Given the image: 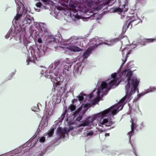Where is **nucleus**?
I'll list each match as a JSON object with an SVG mask.
<instances>
[{
  "instance_id": "nucleus-1",
  "label": "nucleus",
  "mask_w": 156,
  "mask_h": 156,
  "mask_svg": "<svg viewBox=\"0 0 156 156\" xmlns=\"http://www.w3.org/2000/svg\"><path fill=\"white\" fill-rule=\"evenodd\" d=\"M125 102V101H121V99L118 103L117 106H115L114 108L112 107L107 109L94 115L91 119V121L97 120L99 122L98 124L100 126L105 125L106 126H111L113 124L112 122L109 121L107 119H103V118L108 115H116L119 111L122 109Z\"/></svg>"
},
{
  "instance_id": "nucleus-2",
  "label": "nucleus",
  "mask_w": 156,
  "mask_h": 156,
  "mask_svg": "<svg viewBox=\"0 0 156 156\" xmlns=\"http://www.w3.org/2000/svg\"><path fill=\"white\" fill-rule=\"evenodd\" d=\"M117 73H114L111 75V76L113 79L110 81L109 83L103 82L98 89L97 92L98 97H99L100 94L102 95H105L107 94L109 90L112 87L115 85H116L117 82L119 80L116 78Z\"/></svg>"
},
{
  "instance_id": "nucleus-3",
  "label": "nucleus",
  "mask_w": 156,
  "mask_h": 156,
  "mask_svg": "<svg viewBox=\"0 0 156 156\" xmlns=\"http://www.w3.org/2000/svg\"><path fill=\"white\" fill-rule=\"evenodd\" d=\"M58 73V70L52 68L49 70L47 76L48 78L51 79L53 83L54 87L52 89V91L54 92L57 90V94L60 95L62 92L61 90H62V87L60 86V82L57 80Z\"/></svg>"
},
{
  "instance_id": "nucleus-4",
  "label": "nucleus",
  "mask_w": 156,
  "mask_h": 156,
  "mask_svg": "<svg viewBox=\"0 0 156 156\" xmlns=\"http://www.w3.org/2000/svg\"><path fill=\"white\" fill-rule=\"evenodd\" d=\"M31 27L33 29V33L35 31L37 35L35 38H33L34 39H41L40 37V36H41V31L44 32L45 37L47 38V37L48 39H56L47 29L44 27L43 28H41L40 24L37 23H34V24Z\"/></svg>"
},
{
  "instance_id": "nucleus-5",
  "label": "nucleus",
  "mask_w": 156,
  "mask_h": 156,
  "mask_svg": "<svg viewBox=\"0 0 156 156\" xmlns=\"http://www.w3.org/2000/svg\"><path fill=\"white\" fill-rule=\"evenodd\" d=\"M54 41L58 42L61 47L66 48H68L71 51L79 52L82 51L80 48L74 45H71L70 42L71 40H54Z\"/></svg>"
},
{
  "instance_id": "nucleus-6",
  "label": "nucleus",
  "mask_w": 156,
  "mask_h": 156,
  "mask_svg": "<svg viewBox=\"0 0 156 156\" xmlns=\"http://www.w3.org/2000/svg\"><path fill=\"white\" fill-rule=\"evenodd\" d=\"M130 87V81H128L127 84L125 86L126 94V95L121 99V101H125L126 102H129L131 99V95L134 94L133 88L131 89V91L129 92Z\"/></svg>"
},
{
  "instance_id": "nucleus-7",
  "label": "nucleus",
  "mask_w": 156,
  "mask_h": 156,
  "mask_svg": "<svg viewBox=\"0 0 156 156\" xmlns=\"http://www.w3.org/2000/svg\"><path fill=\"white\" fill-rule=\"evenodd\" d=\"M74 64L73 73L74 75L76 76L80 74L81 71L79 68L81 65V63L80 62H78L77 61H76L74 62Z\"/></svg>"
},
{
  "instance_id": "nucleus-8",
  "label": "nucleus",
  "mask_w": 156,
  "mask_h": 156,
  "mask_svg": "<svg viewBox=\"0 0 156 156\" xmlns=\"http://www.w3.org/2000/svg\"><path fill=\"white\" fill-rule=\"evenodd\" d=\"M140 83V80H137L136 77H133L130 80V84L133 87L134 93H135L137 87L139 85Z\"/></svg>"
},
{
  "instance_id": "nucleus-9",
  "label": "nucleus",
  "mask_w": 156,
  "mask_h": 156,
  "mask_svg": "<svg viewBox=\"0 0 156 156\" xmlns=\"http://www.w3.org/2000/svg\"><path fill=\"white\" fill-rule=\"evenodd\" d=\"M72 64L70 63H67L63 67V73L67 75H69L71 69Z\"/></svg>"
},
{
  "instance_id": "nucleus-10",
  "label": "nucleus",
  "mask_w": 156,
  "mask_h": 156,
  "mask_svg": "<svg viewBox=\"0 0 156 156\" xmlns=\"http://www.w3.org/2000/svg\"><path fill=\"white\" fill-rule=\"evenodd\" d=\"M92 49L90 47L84 52L83 55V58L85 59L87 58L91 54Z\"/></svg>"
},
{
  "instance_id": "nucleus-11",
  "label": "nucleus",
  "mask_w": 156,
  "mask_h": 156,
  "mask_svg": "<svg viewBox=\"0 0 156 156\" xmlns=\"http://www.w3.org/2000/svg\"><path fill=\"white\" fill-rule=\"evenodd\" d=\"M131 131H132V133H134V130L135 129L137 128V126L136 123H134L133 122V121L132 119H131Z\"/></svg>"
},
{
  "instance_id": "nucleus-12",
  "label": "nucleus",
  "mask_w": 156,
  "mask_h": 156,
  "mask_svg": "<svg viewBox=\"0 0 156 156\" xmlns=\"http://www.w3.org/2000/svg\"><path fill=\"white\" fill-rule=\"evenodd\" d=\"M136 20H131L130 22L129 23L127 26V23L125 25H124L122 28L123 31H124V32L125 33L126 30H127V29L129 27V26L130 25V24Z\"/></svg>"
},
{
  "instance_id": "nucleus-13",
  "label": "nucleus",
  "mask_w": 156,
  "mask_h": 156,
  "mask_svg": "<svg viewBox=\"0 0 156 156\" xmlns=\"http://www.w3.org/2000/svg\"><path fill=\"white\" fill-rule=\"evenodd\" d=\"M25 18L27 19L28 25L30 24L32 22L34 21V19L33 17L30 16L29 15H27Z\"/></svg>"
},
{
  "instance_id": "nucleus-14",
  "label": "nucleus",
  "mask_w": 156,
  "mask_h": 156,
  "mask_svg": "<svg viewBox=\"0 0 156 156\" xmlns=\"http://www.w3.org/2000/svg\"><path fill=\"white\" fill-rule=\"evenodd\" d=\"M57 133L60 136L61 138L62 136H63V129L61 127H58L57 129Z\"/></svg>"
},
{
  "instance_id": "nucleus-15",
  "label": "nucleus",
  "mask_w": 156,
  "mask_h": 156,
  "mask_svg": "<svg viewBox=\"0 0 156 156\" xmlns=\"http://www.w3.org/2000/svg\"><path fill=\"white\" fill-rule=\"evenodd\" d=\"M133 75V72L131 71H129L127 73L126 77L127 78V81H130L131 79V77Z\"/></svg>"
},
{
  "instance_id": "nucleus-16",
  "label": "nucleus",
  "mask_w": 156,
  "mask_h": 156,
  "mask_svg": "<svg viewBox=\"0 0 156 156\" xmlns=\"http://www.w3.org/2000/svg\"><path fill=\"white\" fill-rule=\"evenodd\" d=\"M82 108L81 107L79 108L76 111H75L73 114V115L74 117H77L79 115V112L81 111Z\"/></svg>"
},
{
  "instance_id": "nucleus-17",
  "label": "nucleus",
  "mask_w": 156,
  "mask_h": 156,
  "mask_svg": "<svg viewBox=\"0 0 156 156\" xmlns=\"http://www.w3.org/2000/svg\"><path fill=\"white\" fill-rule=\"evenodd\" d=\"M60 63V62L59 61H57L55 62L52 65V66L53 69H55V70H57L56 68L59 65Z\"/></svg>"
},
{
  "instance_id": "nucleus-18",
  "label": "nucleus",
  "mask_w": 156,
  "mask_h": 156,
  "mask_svg": "<svg viewBox=\"0 0 156 156\" xmlns=\"http://www.w3.org/2000/svg\"><path fill=\"white\" fill-rule=\"evenodd\" d=\"M90 124L89 120L87 119L84 121L82 123H81L80 125L81 126H88Z\"/></svg>"
},
{
  "instance_id": "nucleus-19",
  "label": "nucleus",
  "mask_w": 156,
  "mask_h": 156,
  "mask_svg": "<svg viewBox=\"0 0 156 156\" xmlns=\"http://www.w3.org/2000/svg\"><path fill=\"white\" fill-rule=\"evenodd\" d=\"M76 108V106L73 104L70 105L69 107V109L70 110L71 112H73L74 111Z\"/></svg>"
},
{
  "instance_id": "nucleus-20",
  "label": "nucleus",
  "mask_w": 156,
  "mask_h": 156,
  "mask_svg": "<svg viewBox=\"0 0 156 156\" xmlns=\"http://www.w3.org/2000/svg\"><path fill=\"white\" fill-rule=\"evenodd\" d=\"M114 12H122L123 11V9L119 7L115 8L114 9Z\"/></svg>"
},
{
  "instance_id": "nucleus-21",
  "label": "nucleus",
  "mask_w": 156,
  "mask_h": 156,
  "mask_svg": "<svg viewBox=\"0 0 156 156\" xmlns=\"http://www.w3.org/2000/svg\"><path fill=\"white\" fill-rule=\"evenodd\" d=\"M22 42L25 46L27 45V44L30 43V41L28 40H22Z\"/></svg>"
},
{
  "instance_id": "nucleus-22",
  "label": "nucleus",
  "mask_w": 156,
  "mask_h": 156,
  "mask_svg": "<svg viewBox=\"0 0 156 156\" xmlns=\"http://www.w3.org/2000/svg\"><path fill=\"white\" fill-rule=\"evenodd\" d=\"M110 41H107L106 42H105L104 43L105 44L107 45H111L112 44V43L115 40H109Z\"/></svg>"
},
{
  "instance_id": "nucleus-23",
  "label": "nucleus",
  "mask_w": 156,
  "mask_h": 156,
  "mask_svg": "<svg viewBox=\"0 0 156 156\" xmlns=\"http://www.w3.org/2000/svg\"><path fill=\"white\" fill-rule=\"evenodd\" d=\"M22 15V14H17L14 18V20L17 21Z\"/></svg>"
},
{
  "instance_id": "nucleus-24",
  "label": "nucleus",
  "mask_w": 156,
  "mask_h": 156,
  "mask_svg": "<svg viewBox=\"0 0 156 156\" xmlns=\"http://www.w3.org/2000/svg\"><path fill=\"white\" fill-rule=\"evenodd\" d=\"M69 130H67L66 128H64L63 129V137H65V133H68L69 131Z\"/></svg>"
},
{
  "instance_id": "nucleus-25",
  "label": "nucleus",
  "mask_w": 156,
  "mask_h": 156,
  "mask_svg": "<svg viewBox=\"0 0 156 156\" xmlns=\"http://www.w3.org/2000/svg\"><path fill=\"white\" fill-rule=\"evenodd\" d=\"M124 34H122L120 35L119 37L118 38H115V39H122L123 38H125V39L127 38V36L124 35Z\"/></svg>"
},
{
  "instance_id": "nucleus-26",
  "label": "nucleus",
  "mask_w": 156,
  "mask_h": 156,
  "mask_svg": "<svg viewBox=\"0 0 156 156\" xmlns=\"http://www.w3.org/2000/svg\"><path fill=\"white\" fill-rule=\"evenodd\" d=\"M28 25V22H27V19L25 18L22 21V26H24L25 25Z\"/></svg>"
},
{
  "instance_id": "nucleus-27",
  "label": "nucleus",
  "mask_w": 156,
  "mask_h": 156,
  "mask_svg": "<svg viewBox=\"0 0 156 156\" xmlns=\"http://www.w3.org/2000/svg\"><path fill=\"white\" fill-rule=\"evenodd\" d=\"M99 101V100H98V99H95L93 100L91 102L92 105H95L96 104H97V103Z\"/></svg>"
},
{
  "instance_id": "nucleus-28",
  "label": "nucleus",
  "mask_w": 156,
  "mask_h": 156,
  "mask_svg": "<svg viewBox=\"0 0 156 156\" xmlns=\"http://www.w3.org/2000/svg\"><path fill=\"white\" fill-rule=\"evenodd\" d=\"M54 130L53 129L51 130L48 133V136L51 137V136L54 133Z\"/></svg>"
},
{
  "instance_id": "nucleus-29",
  "label": "nucleus",
  "mask_w": 156,
  "mask_h": 156,
  "mask_svg": "<svg viewBox=\"0 0 156 156\" xmlns=\"http://www.w3.org/2000/svg\"><path fill=\"white\" fill-rule=\"evenodd\" d=\"M70 6L71 8L73 10L74 12H76V11L75 6L74 5L72 4L70 5Z\"/></svg>"
},
{
  "instance_id": "nucleus-30",
  "label": "nucleus",
  "mask_w": 156,
  "mask_h": 156,
  "mask_svg": "<svg viewBox=\"0 0 156 156\" xmlns=\"http://www.w3.org/2000/svg\"><path fill=\"white\" fill-rule=\"evenodd\" d=\"M77 97L78 98L79 100L80 101H82L83 100L84 97L82 95H79L77 96Z\"/></svg>"
},
{
  "instance_id": "nucleus-31",
  "label": "nucleus",
  "mask_w": 156,
  "mask_h": 156,
  "mask_svg": "<svg viewBox=\"0 0 156 156\" xmlns=\"http://www.w3.org/2000/svg\"><path fill=\"white\" fill-rule=\"evenodd\" d=\"M42 5V4L40 2H38L36 4V6L38 8H40Z\"/></svg>"
},
{
  "instance_id": "nucleus-32",
  "label": "nucleus",
  "mask_w": 156,
  "mask_h": 156,
  "mask_svg": "<svg viewBox=\"0 0 156 156\" xmlns=\"http://www.w3.org/2000/svg\"><path fill=\"white\" fill-rule=\"evenodd\" d=\"M45 141V138L44 136L41 137L40 139V141L41 142H44Z\"/></svg>"
},
{
  "instance_id": "nucleus-33",
  "label": "nucleus",
  "mask_w": 156,
  "mask_h": 156,
  "mask_svg": "<svg viewBox=\"0 0 156 156\" xmlns=\"http://www.w3.org/2000/svg\"><path fill=\"white\" fill-rule=\"evenodd\" d=\"M94 133V132L92 131H89L87 133V136H91Z\"/></svg>"
},
{
  "instance_id": "nucleus-34",
  "label": "nucleus",
  "mask_w": 156,
  "mask_h": 156,
  "mask_svg": "<svg viewBox=\"0 0 156 156\" xmlns=\"http://www.w3.org/2000/svg\"><path fill=\"white\" fill-rule=\"evenodd\" d=\"M82 116H79L78 117H77L76 119V120L79 121H80L82 119Z\"/></svg>"
},
{
  "instance_id": "nucleus-35",
  "label": "nucleus",
  "mask_w": 156,
  "mask_h": 156,
  "mask_svg": "<svg viewBox=\"0 0 156 156\" xmlns=\"http://www.w3.org/2000/svg\"><path fill=\"white\" fill-rule=\"evenodd\" d=\"M27 11L24 8V9L23 10V12L22 13V15H25L27 12Z\"/></svg>"
},
{
  "instance_id": "nucleus-36",
  "label": "nucleus",
  "mask_w": 156,
  "mask_h": 156,
  "mask_svg": "<svg viewBox=\"0 0 156 156\" xmlns=\"http://www.w3.org/2000/svg\"><path fill=\"white\" fill-rule=\"evenodd\" d=\"M66 110L65 112L64 113H63L61 117L62 118H64L65 117V115L66 114Z\"/></svg>"
},
{
  "instance_id": "nucleus-37",
  "label": "nucleus",
  "mask_w": 156,
  "mask_h": 156,
  "mask_svg": "<svg viewBox=\"0 0 156 156\" xmlns=\"http://www.w3.org/2000/svg\"><path fill=\"white\" fill-rule=\"evenodd\" d=\"M91 106V105H90V104H86L85 105H84V107L85 108H87V107H90Z\"/></svg>"
},
{
  "instance_id": "nucleus-38",
  "label": "nucleus",
  "mask_w": 156,
  "mask_h": 156,
  "mask_svg": "<svg viewBox=\"0 0 156 156\" xmlns=\"http://www.w3.org/2000/svg\"><path fill=\"white\" fill-rule=\"evenodd\" d=\"M93 97V93H91L89 95V97L90 98H91Z\"/></svg>"
},
{
  "instance_id": "nucleus-39",
  "label": "nucleus",
  "mask_w": 156,
  "mask_h": 156,
  "mask_svg": "<svg viewBox=\"0 0 156 156\" xmlns=\"http://www.w3.org/2000/svg\"><path fill=\"white\" fill-rule=\"evenodd\" d=\"M133 133H132V131H130V132H129L128 133V135H129V136H130V138L131 137L132 134Z\"/></svg>"
},
{
  "instance_id": "nucleus-40",
  "label": "nucleus",
  "mask_w": 156,
  "mask_h": 156,
  "mask_svg": "<svg viewBox=\"0 0 156 156\" xmlns=\"http://www.w3.org/2000/svg\"><path fill=\"white\" fill-rule=\"evenodd\" d=\"M77 100L73 99L72 100V103L73 104L74 103H76L77 102Z\"/></svg>"
},
{
  "instance_id": "nucleus-41",
  "label": "nucleus",
  "mask_w": 156,
  "mask_h": 156,
  "mask_svg": "<svg viewBox=\"0 0 156 156\" xmlns=\"http://www.w3.org/2000/svg\"><path fill=\"white\" fill-rule=\"evenodd\" d=\"M70 39H78V38L77 37H74V36H73V37H72Z\"/></svg>"
},
{
  "instance_id": "nucleus-42",
  "label": "nucleus",
  "mask_w": 156,
  "mask_h": 156,
  "mask_svg": "<svg viewBox=\"0 0 156 156\" xmlns=\"http://www.w3.org/2000/svg\"><path fill=\"white\" fill-rule=\"evenodd\" d=\"M37 42L41 44L42 43V40H37Z\"/></svg>"
},
{
  "instance_id": "nucleus-43",
  "label": "nucleus",
  "mask_w": 156,
  "mask_h": 156,
  "mask_svg": "<svg viewBox=\"0 0 156 156\" xmlns=\"http://www.w3.org/2000/svg\"><path fill=\"white\" fill-rule=\"evenodd\" d=\"M9 34H7L5 36V38H8L9 37Z\"/></svg>"
},
{
  "instance_id": "nucleus-44",
  "label": "nucleus",
  "mask_w": 156,
  "mask_h": 156,
  "mask_svg": "<svg viewBox=\"0 0 156 156\" xmlns=\"http://www.w3.org/2000/svg\"><path fill=\"white\" fill-rule=\"evenodd\" d=\"M30 61L31 62L30 60H27V65H29V62Z\"/></svg>"
},
{
  "instance_id": "nucleus-45",
  "label": "nucleus",
  "mask_w": 156,
  "mask_h": 156,
  "mask_svg": "<svg viewBox=\"0 0 156 156\" xmlns=\"http://www.w3.org/2000/svg\"><path fill=\"white\" fill-rule=\"evenodd\" d=\"M109 136V133H105V136Z\"/></svg>"
},
{
  "instance_id": "nucleus-46",
  "label": "nucleus",
  "mask_w": 156,
  "mask_h": 156,
  "mask_svg": "<svg viewBox=\"0 0 156 156\" xmlns=\"http://www.w3.org/2000/svg\"><path fill=\"white\" fill-rule=\"evenodd\" d=\"M126 5L125 4L123 5L122 6V9H123L125 8Z\"/></svg>"
},
{
  "instance_id": "nucleus-47",
  "label": "nucleus",
  "mask_w": 156,
  "mask_h": 156,
  "mask_svg": "<svg viewBox=\"0 0 156 156\" xmlns=\"http://www.w3.org/2000/svg\"><path fill=\"white\" fill-rule=\"evenodd\" d=\"M33 51L34 52V55H35V56H36V52L34 51V50Z\"/></svg>"
},
{
  "instance_id": "nucleus-48",
  "label": "nucleus",
  "mask_w": 156,
  "mask_h": 156,
  "mask_svg": "<svg viewBox=\"0 0 156 156\" xmlns=\"http://www.w3.org/2000/svg\"><path fill=\"white\" fill-rule=\"evenodd\" d=\"M151 40V42H153L154 41V40Z\"/></svg>"
},
{
  "instance_id": "nucleus-49",
  "label": "nucleus",
  "mask_w": 156,
  "mask_h": 156,
  "mask_svg": "<svg viewBox=\"0 0 156 156\" xmlns=\"http://www.w3.org/2000/svg\"><path fill=\"white\" fill-rule=\"evenodd\" d=\"M44 2H47V0H41Z\"/></svg>"
},
{
  "instance_id": "nucleus-50",
  "label": "nucleus",
  "mask_w": 156,
  "mask_h": 156,
  "mask_svg": "<svg viewBox=\"0 0 156 156\" xmlns=\"http://www.w3.org/2000/svg\"><path fill=\"white\" fill-rule=\"evenodd\" d=\"M143 122L141 123V125L142 126V127H144V126L143 125Z\"/></svg>"
},
{
  "instance_id": "nucleus-51",
  "label": "nucleus",
  "mask_w": 156,
  "mask_h": 156,
  "mask_svg": "<svg viewBox=\"0 0 156 156\" xmlns=\"http://www.w3.org/2000/svg\"><path fill=\"white\" fill-rule=\"evenodd\" d=\"M129 43L130 44H133V43H130V42H129Z\"/></svg>"
},
{
  "instance_id": "nucleus-52",
  "label": "nucleus",
  "mask_w": 156,
  "mask_h": 156,
  "mask_svg": "<svg viewBox=\"0 0 156 156\" xmlns=\"http://www.w3.org/2000/svg\"><path fill=\"white\" fill-rule=\"evenodd\" d=\"M140 40V39H139L138 40V41H139V42H140V40Z\"/></svg>"
},
{
  "instance_id": "nucleus-53",
  "label": "nucleus",
  "mask_w": 156,
  "mask_h": 156,
  "mask_svg": "<svg viewBox=\"0 0 156 156\" xmlns=\"http://www.w3.org/2000/svg\"><path fill=\"white\" fill-rule=\"evenodd\" d=\"M33 33L32 34H31V35L32 36H33Z\"/></svg>"
},
{
  "instance_id": "nucleus-54",
  "label": "nucleus",
  "mask_w": 156,
  "mask_h": 156,
  "mask_svg": "<svg viewBox=\"0 0 156 156\" xmlns=\"http://www.w3.org/2000/svg\"><path fill=\"white\" fill-rule=\"evenodd\" d=\"M149 39H153V38H149Z\"/></svg>"
},
{
  "instance_id": "nucleus-55",
  "label": "nucleus",
  "mask_w": 156,
  "mask_h": 156,
  "mask_svg": "<svg viewBox=\"0 0 156 156\" xmlns=\"http://www.w3.org/2000/svg\"><path fill=\"white\" fill-rule=\"evenodd\" d=\"M132 24H131V27H132Z\"/></svg>"
},
{
  "instance_id": "nucleus-56",
  "label": "nucleus",
  "mask_w": 156,
  "mask_h": 156,
  "mask_svg": "<svg viewBox=\"0 0 156 156\" xmlns=\"http://www.w3.org/2000/svg\"><path fill=\"white\" fill-rule=\"evenodd\" d=\"M142 45H144V44H142Z\"/></svg>"
},
{
  "instance_id": "nucleus-57",
  "label": "nucleus",
  "mask_w": 156,
  "mask_h": 156,
  "mask_svg": "<svg viewBox=\"0 0 156 156\" xmlns=\"http://www.w3.org/2000/svg\"><path fill=\"white\" fill-rule=\"evenodd\" d=\"M93 39H95V38H94Z\"/></svg>"
}]
</instances>
